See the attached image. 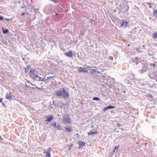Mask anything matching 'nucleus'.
Wrapping results in <instances>:
<instances>
[{
	"mask_svg": "<svg viewBox=\"0 0 157 157\" xmlns=\"http://www.w3.org/2000/svg\"><path fill=\"white\" fill-rule=\"evenodd\" d=\"M136 29H137L136 27H135V28H134L131 31V33H133V34L136 33Z\"/></svg>",
	"mask_w": 157,
	"mask_h": 157,
	"instance_id": "obj_24",
	"label": "nucleus"
},
{
	"mask_svg": "<svg viewBox=\"0 0 157 157\" xmlns=\"http://www.w3.org/2000/svg\"><path fill=\"white\" fill-rule=\"evenodd\" d=\"M90 22H91V23L94 25L95 24V21L94 20H92V19H90Z\"/></svg>",
	"mask_w": 157,
	"mask_h": 157,
	"instance_id": "obj_33",
	"label": "nucleus"
},
{
	"mask_svg": "<svg viewBox=\"0 0 157 157\" xmlns=\"http://www.w3.org/2000/svg\"><path fill=\"white\" fill-rule=\"evenodd\" d=\"M29 11H30V12H32V9H31L30 10H29Z\"/></svg>",
	"mask_w": 157,
	"mask_h": 157,
	"instance_id": "obj_62",
	"label": "nucleus"
},
{
	"mask_svg": "<svg viewBox=\"0 0 157 157\" xmlns=\"http://www.w3.org/2000/svg\"><path fill=\"white\" fill-rule=\"evenodd\" d=\"M28 73V71L27 70H26V71H25V73Z\"/></svg>",
	"mask_w": 157,
	"mask_h": 157,
	"instance_id": "obj_53",
	"label": "nucleus"
},
{
	"mask_svg": "<svg viewBox=\"0 0 157 157\" xmlns=\"http://www.w3.org/2000/svg\"><path fill=\"white\" fill-rule=\"evenodd\" d=\"M98 133V132H92L90 131V132L88 133V135L89 136L93 135V134H97Z\"/></svg>",
	"mask_w": 157,
	"mask_h": 157,
	"instance_id": "obj_18",
	"label": "nucleus"
},
{
	"mask_svg": "<svg viewBox=\"0 0 157 157\" xmlns=\"http://www.w3.org/2000/svg\"><path fill=\"white\" fill-rule=\"evenodd\" d=\"M3 98H0V102H1L2 103H3L2 102V101H3Z\"/></svg>",
	"mask_w": 157,
	"mask_h": 157,
	"instance_id": "obj_44",
	"label": "nucleus"
},
{
	"mask_svg": "<svg viewBox=\"0 0 157 157\" xmlns=\"http://www.w3.org/2000/svg\"><path fill=\"white\" fill-rule=\"evenodd\" d=\"M2 106L3 107H4L5 108H6V105L4 103H2Z\"/></svg>",
	"mask_w": 157,
	"mask_h": 157,
	"instance_id": "obj_43",
	"label": "nucleus"
},
{
	"mask_svg": "<svg viewBox=\"0 0 157 157\" xmlns=\"http://www.w3.org/2000/svg\"><path fill=\"white\" fill-rule=\"evenodd\" d=\"M25 85L26 87H27V88H28V87H30V86H28V85H26V83H25Z\"/></svg>",
	"mask_w": 157,
	"mask_h": 157,
	"instance_id": "obj_49",
	"label": "nucleus"
},
{
	"mask_svg": "<svg viewBox=\"0 0 157 157\" xmlns=\"http://www.w3.org/2000/svg\"><path fill=\"white\" fill-rule=\"evenodd\" d=\"M0 139L1 140H4L2 138V137H0Z\"/></svg>",
	"mask_w": 157,
	"mask_h": 157,
	"instance_id": "obj_59",
	"label": "nucleus"
},
{
	"mask_svg": "<svg viewBox=\"0 0 157 157\" xmlns=\"http://www.w3.org/2000/svg\"><path fill=\"white\" fill-rule=\"evenodd\" d=\"M56 128L58 130H63V128H61V127L60 125H59L58 124H57V127Z\"/></svg>",
	"mask_w": 157,
	"mask_h": 157,
	"instance_id": "obj_22",
	"label": "nucleus"
},
{
	"mask_svg": "<svg viewBox=\"0 0 157 157\" xmlns=\"http://www.w3.org/2000/svg\"><path fill=\"white\" fill-rule=\"evenodd\" d=\"M65 55L70 58H72L73 57L72 52L71 51H69L68 52H66L65 53Z\"/></svg>",
	"mask_w": 157,
	"mask_h": 157,
	"instance_id": "obj_13",
	"label": "nucleus"
},
{
	"mask_svg": "<svg viewBox=\"0 0 157 157\" xmlns=\"http://www.w3.org/2000/svg\"><path fill=\"white\" fill-rule=\"evenodd\" d=\"M51 108L52 109H54V108L52 106H51Z\"/></svg>",
	"mask_w": 157,
	"mask_h": 157,
	"instance_id": "obj_61",
	"label": "nucleus"
},
{
	"mask_svg": "<svg viewBox=\"0 0 157 157\" xmlns=\"http://www.w3.org/2000/svg\"><path fill=\"white\" fill-rule=\"evenodd\" d=\"M86 67L89 68L90 67V66H86Z\"/></svg>",
	"mask_w": 157,
	"mask_h": 157,
	"instance_id": "obj_60",
	"label": "nucleus"
},
{
	"mask_svg": "<svg viewBox=\"0 0 157 157\" xmlns=\"http://www.w3.org/2000/svg\"><path fill=\"white\" fill-rule=\"evenodd\" d=\"M54 77H55V76H51L48 77H47V79H49L51 78H53Z\"/></svg>",
	"mask_w": 157,
	"mask_h": 157,
	"instance_id": "obj_36",
	"label": "nucleus"
},
{
	"mask_svg": "<svg viewBox=\"0 0 157 157\" xmlns=\"http://www.w3.org/2000/svg\"><path fill=\"white\" fill-rule=\"evenodd\" d=\"M52 102H53V104H54V101H53Z\"/></svg>",
	"mask_w": 157,
	"mask_h": 157,
	"instance_id": "obj_63",
	"label": "nucleus"
},
{
	"mask_svg": "<svg viewBox=\"0 0 157 157\" xmlns=\"http://www.w3.org/2000/svg\"><path fill=\"white\" fill-rule=\"evenodd\" d=\"M113 155L114 154H113V153H112V152H110L109 155V157H111L113 156Z\"/></svg>",
	"mask_w": 157,
	"mask_h": 157,
	"instance_id": "obj_35",
	"label": "nucleus"
},
{
	"mask_svg": "<svg viewBox=\"0 0 157 157\" xmlns=\"http://www.w3.org/2000/svg\"><path fill=\"white\" fill-rule=\"evenodd\" d=\"M147 4H148V5H151V3H150V2H148V3H147Z\"/></svg>",
	"mask_w": 157,
	"mask_h": 157,
	"instance_id": "obj_56",
	"label": "nucleus"
},
{
	"mask_svg": "<svg viewBox=\"0 0 157 157\" xmlns=\"http://www.w3.org/2000/svg\"><path fill=\"white\" fill-rule=\"evenodd\" d=\"M5 20V18L2 16H0V21H4Z\"/></svg>",
	"mask_w": 157,
	"mask_h": 157,
	"instance_id": "obj_32",
	"label": "nucleus"
},
{
	"mask_svg": "<svg viewBox=\"0 0 157 157\" xmlns=\"http://www.w3.org/2000/svg\"><path fill=\"white\" fill-rule=\"evenodd\" d=\"M54 117L52 115H48L46 117V119L45 121L46 122H49L51 121L53 119Z\"/></svg>",
	"mask_w": 157,
	"mask_h": 157,
	"instance_id": "obj_8",
	"label": "nucleus"
},
{
	"mask_svg": "<svg viewBox=\"0 0 157 157\" xmlns=\"http://www.w3.org/2000/svg\"><path fill=\"white\" fill-rule=\"evenodd\" d=\"M31 84L32 86H34L33 87H30V88L33 89H35L36 88L38 90H41V89L40 88H39L35 84H33L32 83H31Z\"/></svg>",
	"mask_w": 157,
	"mask_h": 157,
	"instance_id": "obj_20",
	"label": "nucleus"
},
{
	"mask_svg": "<svg viewBox=\"0 0 157 157\" xmlns=\"http://www.w3.org/2000/svg\"><path fill=\"white\" fill-rule=\"evenodd\" d=\"M29 72V77L32 79L36 81H43L45 79V77L44 78L41 77L38 75L39 74L41 75V74L38 73L35 69H33V68L30 69Z\"/></svg>",
	"mask_w": 157,
	"mask_h": 157,
	"instance_id": "obj_1",
	"label": "nucleus"
},
{
	"mask_svg": "<svg viewBox=\"0 0 157 157\" xmlns=\"http://www.w3.org/2000/svg\"><path fill=\"white\" fill-rule=\"evenodd\" d=\"M29 6L28 5H25V4L23 3L22 5V6H21L22 8H26V10H25V11H26L27 10V9H28L29 8Z\"/></svg>",
	"mask_w": 157,
	"mask_h": 157,
	"instance_id": "obj_23",
	"label": "nucleus"
},
{
	"mask_svg": "<svg viewBox=\"0 0 157 157\" xmlns=\"http://www.w3.org/2000/svg\"><path fill=\"white\" fill-rule=\"evenodd\" d=\"M84 69H86V68H83L82 67H80L78 68L77 70L79 73H82L83 72Z\"/></svg>",
	"mask_w": 157,
	"mask_h": 157,
	"instance_id": "obj_19",
	"label": "nucleus"
},
{
	"mask_svg": "<svg viewBox=\"0 0 157 157\" xmlns=\"http://www.w3.org/2000/svg\"><path fill=\"white\" fill-rule=\"evenodd\" d=\"M116 106H113L111 105H110L106 107H104L103 108V110L104 111H105L109 109H111L115 108Z\"/></svg>",
	"mask_w": 157,
	"mask_h": 157,
	"instance_id": "obj_10",
	"label": "nucleus"
},
{
	"mask_svg": "<svg viewBox=\"0 0 157 157\" xmlns=\"http://www.w3.org/2000/svg\"><path fill=\"white\" fill-rule=\"evenodd\" d=\"M150 66L151 67H153V68H154L155 67L156 68H157V64H155L154 63H150Z\"/></svg>",
	"mask_w": 157,
	"mask_h": 157,
	"instance_id": "obj_25",
	"label": "nucleus"
},
{
	"mask_svg": "<svg viewBox=\"0 0 157 157\" xmlns=\"http://www.w3.org/2000/svg\"><path fill=\"white\" fill-rule=\"evenodd\" d=\"M148 76L150 78L153 79L155 78H157V72L156 71H153L151 73H149Z\"/></svg>",
	"mask_w": 157,
	"mask_h": 157,
	"instance_id": "obj_6",
	"label": "nucleus"
},
{
	"mask_svg": "<svg viewBox=\"0 0 157 157\" xmlns=\"http://www.w3.org/2000/svg\"><path fill=\"white\" fill-rule=\"evenodd\" d=\"M13 96L12 95V94L11 93H7L6 96V98L7 99H8L10 101L12 100L13 98L12 97Z\"/></svg>",
	"mask_w": 157,
	"mask_h": 157,
	"instance_id": "obj_9",
	"label": "nucleus"
},
{
	"mask_svg": "<svg viewBox=\"0 0 157 157\" xmlns=\"http://www.w3.org/2000/svg\"><path fill=\"white\" fill-rule=\"evenodd\" d=\"M93 69L91 68L89 69V72L91 75H96V74H101V72L98 71V67H92Z\"/></svg>",
	"mask_w": 157,
	"mask_h": 157,
	"instance_id": "obj_4",
	"label": "nucleus"
},
{
	"mask_svg": "<svg viewBox=\"0 0 157 157\" xmlns=\"http://www.w3.org/2000/svg\"><path fill=\"white\" fill-rule=\"evenodd\" d=\"M76 136L78 138H79L80 136V135L78 133H77Z\"/></svg>",
	"mask_w": 157,
	"mask_h": 157,
	"instance_id": "obj_50",
	"label": "nucleus"
},
{
	"mask_svg": "<svg viewBox=\"0 0 157 157\" xmlns=\"http://www.w3.org/2000/svg\"><path fill=\"white\" fill-rule=\"evenodd\" d=\"M148 96L149 97H150L151 98H153V96L151 94H148Z\"/></svg>",
	"mask_w": 157,
	"mask_h": 157,
	"instance_id": "obj_47",
	"label": "nucleus"
},
{
	"mask_svg": "<svg viewBox=\"0 0 157 157\" xmlns=\"http://www.w3.org/2000/svg\"><path fill=\"white\" fill-rule=\"evenodd\" d=\"M135 78L134 75L132 74H131L125 79V82L128 84H132V82L131 81H130L129 79H130L132 81Z\"/></svg>",
	"mask_w": 157,
	"mask_h": 157,
	"instance_id": "obj_5",
	"label": "nucleus"
},
{
	"mask_svg": "<svg viewBox=\"0 0 157 157\" xmlns=\"http://www.w3.org/2000/svg\"><path fill=\"white\" fill-rule=\"evenodd\" d=\"M62 96L64 99L67 98L69 96V93H68L64 88H62Z\"/></svg>",
	"mask_w": 157,
	"mask_h": 157,
	"instance_id": "obj_7",
	"label": "nucleus"
},
{
	"mask_svg": "<svg viewBox=\"0 0 157 157\" xmlns=\"http://www.w3.org/2000/svg\"><path fill=\"white\" fill-rule=\"evenodd\" d=\"M142 67L141 70H139V72L141 74L144 73L147 70L148 64L147 63L145 62L142 63Z\"/></svg>",
	"mask_w": 157,
	"mask_h": 157,
	"instance_id": "obj_3",
	"label": "nucleus"
},
{
	"mask_svg": "<svg viewBox=\"0 0 157 157\" xmlns=\"http://www.w3.org/2000/svg\"><path fill=\"white\" fill-rule=\"evenodd\" d=\"M64 128L65 129L66 131L69 132H71L72 131V126H67V127H64Z\"/></svg>",
	"mask_w": 157,
	"mask_h": 157,
	"instance_id": "obj_15",
	"label": "nucleus"
},
{
	"mask_svg": "<svg viewBox=\"0 0 157 157\" xmlns=\"http://www.w3.org/2000/svg\"><path fill=\"white\" fill-rule=\"evenodd\" d=\"M113 59V57H112V56H109V59L110 60H112Z\"/></svg>",
	"mask_w": 157,
	"mask_h": 157,
	"instance_id": "obj_38",
	"label": "nucleus"
},
{
	"mask_svg": "<svg viewBox=\"0 0 157 157\" xmlns=\"http://www.w3.org/2000/svg\"><path fill=\"white\" fill-rule=\"evenodd\" d=\"M152 37L154 39H157V32H156L155 33H153L152 35Z\"/></svg>",
	"mask_w": 157,
	"mask_h": 157,
	"instance_id": "obj_21",
	"label": "nucleus"
},
{
	"mask_svg": "<svg viewBox=\"0 0 157 157\" xmlns=\"http://www.w3.org/2000/svg\"><path fill=\"white\" fill-rule=\"evenodd\" d=\"M83 72H84V73H86L88 74L89 73L88 71L86 70H85L84 69V71H83Z\"/></svg>",
	"mask_w": 157,
	"mask_h": 157,
	"instance_id": "obj_40",
	"label": "nucleus"
},
{
	"mask_svg": "<svg viewBox=\"0 0 157 157\" xmlns=\"http://www.w3.org/2000/svg\"><path fill=\"white\" fill-rule=\"evenodd\" d=\"M116 126L117 127H120L121 126V124L120 123H117Z\"/></svg>",
	"mask_w": 157,
	"mask_h": 157,
	"instance_id": "obj_34",
	"label": "nucleus"
},
{
	"mask_svg": "<svg viewBox=\"0 0 157 157\" xmlns=\"http://www.w3.org/2000/svg\"><path fill=\"white\" fill-rule=\"evenodd\" d=\"M73 146V144H71L69 146V147L68 148V150H70V149Z\"/></svg>",
	"mask_w": 157,
	"mask_h": 157,
	"instance_id": "obj_42",
	"label": "nucleus"
},
{
	"mask_svg": "<svg viewBox=\"0 0 157 157\" xmlns=\"http://www.w3.org/2000/svg\"><path fill=\"white\" fill-rule=\"evenodd\" d=\"M93 100L96 101H100L101 100V99L100 98L98 97H94L92 99Z\"/></svg>",
	"mask_w": 157,
	"mask_h": 157,
	"instance_id": "obj_26",
	"label": "nucleus"
},
{
	"mask_svg": "<svg viewBox=\"0 0 157 157\" xmlns=\"http://www.w3.org/2000/svg\"><path fill=\"white\" fill-rule=\"evenodd\" d=\"M2 32L4 34H6L9 32V30L7 29H6L3 27L2 28Z\"/></svg>",
	"mask_w": 157,
	"mask_h": 157,
	"instance_id": "obj_17",
	"label": "nucleus"
},
{
	"mask_svg": "<svg viewBox=\"0 0 157 157\" xmlns=\"http://www.w3.org/2000/svg\"><path fill=\"white\" fill-rule=\"evenodd\" d=\"M31 65H27V66H26V67H27V69H29V68H31Z\"/></svg>",
	"mask_w": 157,
	"mask_h": 157,
	"instance_id": "obj_41",
	"label": "nucleus"
},
{
	"mask_svg": "<svg viewBox=\"0 0 157 157\" xmlns=\"http://www.w3.org/2000/svg\"><path fill=\"white\" fill-rule=\"evenodd\" d=\"M151 5H149V8H152V6Z\"/></svg>",
	"mask_w": 157,
	"mask_h": 157,
	"instance_id": "obj_55",
	"label": "nucleus"
},
{
	"mask_svg": "<svg viewBox=\"0 0 157 157\" xmlns=\"http://www.w3.org/2000/svg\"><path fill=\"white\" fill-rule=\"evenodd\" d=\"M132 61L135 63L136 65H137L139 62H140V59L138 58V57H136L135 58V59L132 60Z\"/></svg>",
	"mask_w": 157,
	"mask_h": 157,
	"instance_id": "obj_16",
	"label": "nucleus"
},
{
	"mask_svg": "<svg viewBox=\"0 0 157 157\" xmlns=\"http://www.w3.org/2000/svg\"><path fill=\"white\" fill-rule=\"evenodd\" d=\"M39 10V9L38 8H37V9H34V11H36V10Z\"/></svg>",
	"mask_w": 157,
	"mask_h": 157,
	"instance_id": "obj_48",
	"label": "nucleus"
},
{
	"mask_svg": "<svg viewBox=\"0 0 157 157\" xmlns=\"http://www.w3.org/2000/svg\"><path fill=\"white\" fill-rule=\"evenodd\" d=\"M24 69H25V71H26V70H27V68H26V67H25V68H24Z\"/></svg>",
	"mask_w": 157,
	"mask_h": 157,
	"instance_id": "obj_58",
	"label": "nucleus"
},
{
	"mask_svg": "<svg viewBox=\"0 0 157 157\" xmlns=\"http://www.w3.org/2000/svg\"><path fill=\"white\" fill-rule=\"evenodd\" d=\"M61 104L62 105V107H63V106H65V105H67V103L66 102L64 103H61Z\"/></svg>",
	"mask_w": 157,
	"mask_h": 157,
	"instance_id": "obj_39",
	"label": "nucleus"
},
{
	"mask_svg": "<svg viewBox=\"0 0 157 157\" xmlns=\"http://www.w3.org/2000/svg\"><path fill=\"white\" fill-rule=\"evenodd\" d=\"M79 146L78 148L80 149L82 148L85 145L86 143L82 141H79L78 142Z\"/></svg>",
	"mask_w": 157,
	"mask_h": 157,
	"instance_id": "obj_12",
	"label": "nucleus"
},
{
	"mask_svg": "<svg viewBox=\"0 0 157 157\" xmlns=\"http://www.w3.org/2000/svg\"><path fill=\"white\" fill-rule=\"evenodd\" d=\"M121 21V26L124 27H126L128 24V22L125 19L122 20Z\"/></svg>",
	"mask_w": 157,
	"mask_h": 157,
	"instance_id": "obj_11",
	"label": "nucleus"
},
{
	"mask_svg": "<svg viewBox=\"0 0 157 157\" xmlns=\"http://www.w3.org/2000/svg\"><path fill=\"white\" fill-rule=\"evenodd\" d=\"M56 96L58 97H62V90H57L56 91Z\"/></svg>",
	"mask_w": 157,
	"mask_h": 157,
	"instance_id": "obj_14",
	"label": "nucleus"
},
{
	"mask_svg": "<svg viewBox=\"0 0 157 157\" xmlns=\"http://www.w3.org/2000/svg\"><path fill=\"white\" fill-rule=\"evenodd\" d=\"M100 70L101 71V72H100L101 73H102V72H103L104 71V70L103 69H100Z\"/></svg>",
	"mask_w": 157,
	"mask_h": 157,
	"instance_id": "obj_51",
	"label": "nucleus"
},
{
	"mask_svg": "<svg viewBox=\"0 0 157 157\" xmlns=\"http://www.w3.org/2000/svg\"><path fill=\"white\" fill-rule=\"evenodd\" d=\"M25 12H23V13H22L21 14V16H25Z\"/></svg>",
	"mask_w": 157,
	"mask_h": 157,
	"instance_id": "obj_45",
	"label": "nucleus"
},
{
	"mask_svg": "<svg viewBox=\"0 0 157 157\" xmlns=\"http://www.w3.org/2000/svg\"><path fill=\"white\" fill-rule=\"evenodd\" d=\"M71 122V118L68 114H66L63 116L62 122L63 124H69Z\"/></svg>",
	"mask_w": 157,
	"mask_h": 157,
	"instance_id": "obj_2",
	"label": "nucleus"
},
{
	"mask_svg": "<svg viewBox=\"0 0 157 157\" xmlns=\"http://www.w3.org/2000/svg\"><path fill=\"white\" fill-rule=\"evenodd\" d=\"M14 17H12L10 18V19H8V18H5V20H6V21H11V20H13L14 19Z\"/></svg>",
	"mask_w": 157,
	"mask_h": 157,
	"instance_id": "obj_31",
	"label": "nucleus"
},
{
	"mask_svg": "<svg viewBox=\"0 0 157 157\" xmlns=\"http://www.w3.org/2000/svg\"><path fill=\"white\" fill-rule=\"evenodd\" d=\"M22 60H23V61H24L25 60V58L24 57H22Z\"/></svg>",
	"mask_w": 157,
	"mask_h": 157,
	"instance_id": "obj_57",
	"label": "nucleus"
},
{
	"mask_svg": "<svg viewBox=\"0 0 157 157\" xmlns=\"http://www.w3.org/2000/svg\"><path fill=\"white\" fill-rule=\"evenodd\" d=\"M111 152H112V153H113V154H114L115 152V150L113 149V151H111Z\"/></svg>",
	"mask_w": 157,
	"mask_h": 157,
	"instance_id": "obj_52",
	"label": "nucleus"
},
{
	"mask_svg": "<svg viewBox=\"0 0 157 157\" xmlns=\"http://www.w3.org/2000/svg\"><path fill=\"white\" fill-rule=\"evenodd\" d=\"M50 125L52 126L53 127L56 128L57 127V122H55L54 123H52L50 124Z\"/></svg>",
	"mask_w": 157,
	"mask_h": 157,
	"instance_id": "obj_27",
	"label": "nucleus"
},
{
	"mask_svg": "<svg viewBox=\"0 0 157 157\" xmlns=\"http://www.w3.org/2000/svg\"><path fill=\"white\" fill-rule=\"evenodd\" d=\"M128 9H129V6H128L127 5V9H126V11H128Z\"/></svg>",
	"mask_w": 157,
	"mask_h": 157,
	"instance_id": "obj_54",
	"label": "nucleus"
},
{
	"mask_svg": "<svg viewBox=\"0 0 157 157\" xmlns=\"http://www.w3.org/2000/svg\"><path fill=\"white\" fill-rule=\"evenodd\" d=\"M81 104L82 105L83 104V103L82 102H81Z\"/></svg>",
	"mask_w": 157,
	"mask_h": 157,
	"instance_id": "obj_64",
	"label": "nucleus"
},
{
	"mask_svg": "<svg viewBox=\"0 0 157 157\" xmlns=\"http://www.w3.org/2000/svg\"><path fill=\"white\" fill-rule=\"evenodd\" d=\"M119 6L120 7H121V9H123V7H122V4H120V5H119Z\"/></svg>",
	"mask_w": 157,
	"mask_h": 157,
	"instance_id": "obj_46",
	"label": "nucleus"
},
{
	"mask_svg": "<svg viewBox=\"0 0 157 157\" xmlns=\"http://www.w3.org/2000/svg\"><path fill=\"white\" fill-rule=\"evenodd\" d=\"M136 51L139 53L143 52V51L140 49L139 47H138L136 49Z\"/></svg>",
	"mask_w": 157,
	"mask_h": 157,
	"instance_id": "obj_30",
	"label": "nucleus"
},
{
	"mask_svg": "<svg viewBox=\"0 0 157 157\" xmlns=\"http://www.w3.org/2000/svg\"><path fill=\"white\" fill-rule=\"evenodd\" d=\"M153 14L155 16V17H157V10H154L153 12Z\"/></svg>",
	"mask_w": 157,
	"mask_h": 157,
	"instance_id": "obj_28",
	"label": "nucleus"
},
{
	"mask_svg": "<svg viewBox=\"0 0 157 157\" xmlns=\"http://www.w3.org/2000/svg\"><path fill=\"white\" fill-rule=\"evenodd\" d=\"M118 148H119V147L117 146H115L114 147V149L116 150H118Z\"/></svg>",
	"mask_w": 157,
	"mask_h": 157,
	"instance_id": "obj_37",
	"label": "nucleus"
},
{
	"mask_svg": "<svg viewBox=\"0 0 157 157\" xmlns=\"http://www.w3.org/2000/svg\"><path fill=\"white\" fill-rule=\"evenodd\" d=\"M46 155L47 157H51V155L50 152L48 151H47L46 152Z\"/></svg>",
	"mask_w": 157,
	"mask_h": 157,
	"instance_id": "obj_29",
	"label": "nucleus"
}]
</instances>
